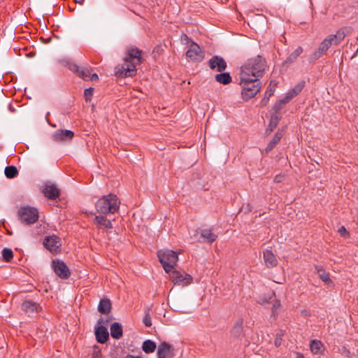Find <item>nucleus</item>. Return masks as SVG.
Instances as JSON below:
<instances>
[{
  "label": "nucleus",
  "mask_w": 358,
  "mask_h": 358,
  "mask_svg": "<svg viewBox=\"0 0 358 358\" xmlns=\"http://www.w3.org/2000/svg\"><path fill=\"white\" fill-rule=\"evenodd\" d=\"M266 69V62L262 56L248 59L241 66L240 75L245 78L259 79Z\"/></svg>",
  "instance_id": "f257e3e1"
},
{
  "label": "nucleus",
  "mask_w": 358,
  "mask_h": 358,
  "mask_svg": "<svg viewBox=\"0 0 358 358\" xmlns=\"http://www.w3.org/2000/svg\"><path fill=\"white\" fill-rule=\"evenodd\" d=\"M120 201L117 196L109 194L100 198L96 203L95 207L98 213L101 214H113L118 210Z\"/></svg>",
  "instance_id": "f03ea898"
},
{
  "label": "nucleus",
  "mask_w": 358,
  "mask_h": 358,
  "mask_svg": "<svg viewBox=\"0 0 358 358\" xmlns=\"http://www.w3.org/2000/svg\"><path fill=\"white\" fill-rule=\"evenodd\" d=\"M240 85L241 86L242 98L245 101L254 97L261 89V83L259 79L245 78L240 76Z\"/></svg>",
  "instance_id": "7ed1b4c3"
},
{
  "label": "nucleus",
  "mask_w": 358,
  "mask_h": 358,
  "mask_svg": "<svg viewBox=\"0 0 358 358\" xmlns=\"http://www.w3.org/2000/svg\"><path fill=\"white\" fill-rule=\"evenodd\" d=\"M178 253L180 252H175L168 249L158 251L157 257L166 273L171 272V271L174 269L178 261Z\"/></svg>",
  "instance_id": "20e7f679"
},
{
  "label": "nucleus",
  "mask_w": 358,
  "mask_h": 358,
  "mask_svg": "<svg viewBox=\"0 0 358 358\" xmlns=\"http://www.w3.org/2000/svg\"><path fill=\"white\" fill-rule=\"evenodd\" d=\"M171 282L177 286L185 287L192 282V275L185 272H181L173 269L168 273Z\"/></svg>",
  "instance_id": "39448f33"
},
{
  "label": "nucleus",
  "mask_w": 358,
  "mask_h": 358,
  "mask_svg": "<svg viewBox=\"0 0 358 358\" xmlns=\"http://www.w3.org/2000/svg\"><path fill=\"white\" fill-rule=\"evenodd\" d=\"M20 220L27 223L32 224L36 222L38 219V212L37 209L32 207H22L18 211Z\"/></svg>",
  "instance_id": "423d86ee"
},
{
  "label": "nucleus",
  "mask_w": 358,
  "mask_h": 358,
  "mask_svg": "<svg viewBox=\"0 0 358 358\" xmlns=\"http://www.w3.org/2000/svg\"><path fill=\"white\" fill-rule=\"evenodd\" d=\"M186 56L190 61L200 62L204 59L205 53L198 44L192 42L186 52Z\"/></svg>",
  "instance_id": "0eeeda50"
},
{
  "label": "nucleus",
  "mask_w": 358,
  "mask_h": 358,
  "mask_svg": "<svg viewBox=\"0 0 358 358\" xmlns=\"http://www.w3.org/2000/svg\"><path fill=\"white\" fill-rule=\"evenodd\" d=\"M52 267L56 273L62 279L69 278L71 273L66 264L61 260L57 259L52 262Z\"/></svg>",
  "instance_id": "6e6552de"
},
{
  "label": "nucleus",
  "mask_w": 358,
  "mask_h": 358,
  "mask_svg": "<svg viewBox=\"0 0 358 358\" xmlns=\"http://www.w3.org/2000/svg\"><path fill=\"white\" fill-rule=\"evenodd\" d=\"M136 73V68L134 64H131L129 62H126L124 60V63L120 66H117L115 69V75L119 77L125 78V77H132L135 76Z\"/></svg>",
  "instance_id": "1a4fd4ad"
},
{
  "label": "nucleus",
  "mask_w": 358,
  "mask_h": 358,
  "mask_svg": "<svg viewBox=\"0 0 358 358\" xmlns=\"http://www.w3.org/2000/svg\"><path fill=\"white\" fill-rule=\"evenodd\" d=\"M107 321H106V322ZM105 321L103 318H100L98 321L97 326L95 327V336L97 342L100 343H105L108 338L109 334L108 329L101 324L104 323Z\"/></svg>",
  "instance_id": "9d476101"
},
{
  "label": "nucleus",
  "mask_w": 358,
  "mask_h": 358,
  "mask_svg": "<svg viewBox=\"0 0 358 358\" xmlns=\"http://www.w3.org/2000/svg\"><path fill=\"white\" fill-rule=\"evenodd\" d=\"M174 355V348L169 343L162 342L157 348V358H172Z\"/></svg>",
  "instance_id": "9b49d317"
},
{
  "label": "nucleus",
  "mask_w": 358,
  "mask_h": 358,
  "mask_svg": "<svg viewBox=\"0 0 358 358\" xmlns=\"http://www.w3.org/2000/svg\"><path fill=\"white\" fill-rule=\"evenodd\" d=\"M211 70L223 72L227 67V62L223 57L219 55L212 57L208 62Z\"/></svg>",
  "instance_id": "f8f14e48"
},
{
  "label": "nucleus",
  "mask_w": 358,
  "mask_h": 358,
  "mask_svg": "<svg viewBox=\"0 0 358 358\" xmlns=\"http://www.w3.org/2000/svg\"><path fill=\"white\" fill-rule=\"evenodd\" d=\"M43 245L52 253H57L61 247L60 239L57 236H50L45 238Z\"/></svg>",
  "instance_id": "ddd939ff"
},
{
  "label": "nucleus",
  "mask_w": 358,
  "mask_h": 358,
  "mask_svg": "<svg viewBox=\"0 0 358 358\" xmlns=\"http://www.w3.org/2000/svg\"><path fill=\"white\" fill-rule=\"evenodd\" d=\"M141 51L136 48H132L128 50L127 56L124 58L126 62H129L134 66L140 64L142 62Z\"/></svg>",
  "instance_id": "4468645a"
},
{
  "label": "nucleus",
  "mask_w": 358,
  "mask_h": 358,
  "mask_svg": "<svg viewBox=\"0 0 358 358\" xmlns=\"http://www.w3.org/2000/svg\"><path fill=\"white\" fill-rule=\"evenodd\" d=\"M74 136V134L71 130L60 129L56 131L52 135V139L55 142L60 143L70 141Z\"/></svg>",
  "instance_id": "2eb2a0df"
},
{
  "label": "nucleus",
  "mask_w": 358,
  "mask_h": 358,
  "mask_svg": "<svg viewBox=\"0 0 358 358\" xmlns=\"http://www.w3.org/2000/svg\"><path fill=\"white\" fill-rule=\"evenodd\" d=\"M304 86L305 81H300L286 94L285 96L281 100V101L284 103L289 102L293 97L298 95L302 91Z\"/></svg>",
  "instance_id": "dca6fc26"
},
{
  "label": "nucleus",
  "mask_w": 358,
  "mask_h": 358,
  "mask_svg": "<svg viewBox=\"0 0 358 358\" xmlns=\"http://www.w3.org/2000/svg\"><path fill=\"white\" fill-rule=\"evenodd\" d=\"M263 257L265 265L268 268H273L277 266L278 260L271 250H266L263 252Z\"/></svg>",
  "instance_id": "f3484780"
},
{
  "label": "nucleus",
  "mask_w": 358,
  "mask_h": 358,
  "mask_svg": "<svg viewBox=\"0 0 358 358\" xmlns=\"http://www.w3.org/2000/svg\"><path fill=\"white\" fill-rule=\"evenodd\" d=\"M345 31L344 29H341L336 31L335 34H331L326 37L329 41L331 45H338L345 37Z\"/></svg>",
  "instance_id": "a211bd4d"
},
{
  "label": "nucleus",
  "mask_w": 358,
  "mask_h": 358,
  "mask_svg": "<svg viewBox=\"0 0 358 358\" xmlns=\"http://www.w3.org/2000/svg\"><path fill=\"white\" fill-rule=\"evenodd\" d=\"M331 46V43L325 38L320 44L318 49L312 55V58L313 59H317L324 54Z\"/></svg>",
  "instance_id": "6ab92c4d"
},
{
  "label": "nucleus",
  "mask_w": 358,
  "mask_h": 358,
  "mask_svg": "<svg viewBox=\"0 0 358 358\" xmlns=\"http://www.w3.org/2000/svg\"><path fill=\"white\" fill-rule=\"evenodd\" d=\"M45 196L50 199H55L59 196V189L55 185H47L43 188Z\"/></svg>",
  "instance_id": "aec40b11"
},
{
  "label": "nucleus",
  "mask_w": 358,
  "mask_h": 358,
  "mask_svg": "<svg viewBox=\"0 0 358 358\" xmlns=\"http://www.w3.org/2000/svg\"><path fill=\"white\" fill-rule=\"evenodd\" d=\"M98 310L102 314H108L111 310V303L108 299H102L99 301Z\"/></svg>",
  "instance_id": "412c9836"
},
{
  "label": "nucleus",
  "mask_w": 358,
  "mask_h": 358,
  "mask_svg": "<svg viewBox=\"0 0 358 358\" xmlns=\"http://www.w3.org/2000/svg\"><path fill=\"white\" fill-rule=\"evenodd\" d=\"M72 70L76 72L79 77L83 80H88L90 76L91 70L88 68L80 67L77 65H74L72 67Z\"/></svg>",
  "instance_id": "4be33fe9"
},
{
  "label": "nucleus",
  "mask_w": 358,
  "mask_h": 358,
  "mask_svg": "<svg viewBox=\"0 0 358 358\" xmlns=\"http://www.w3.org/2000/svg\"><path fill=\"white\" fill-rule=\"evenodd\" d=\"M110 334L113 338L119 339L122 336V327L121 324L114 322L110 326Z\"/></svg>",
  "instance_id": "5701e85b"
},
{
  "label": "nucleus",
  "mask_w": 358,
  "mask_h": 358,
  "mask_svg": "<svg viewBox=\"0 0 358 358\" xmlns=\"http://www.w3.org/2000/svg\"><path fill=\"white\" fill-rule=\"evenodd\" d=\"M94 222L96 225L106 229H111L113 227L111 222L102 215L96 216Z\"/></svg>",
  "instance_id": "b1692460"
},
{
  "label": "nucleus",
  "mask_w": 358,
  "mask_h": 358,
  "mask_svg": "<svg viewBox=\"0 0 358 358\" xmlns=\"http://www.w3.org/2000/svg\"><path fill=\"white\" fill-rule=\"evenodd\" d=\"M142 350L146 354H150L155 352L157 348L156 343L150 339L145 340L143 342Z\"/></svg>",
  "instance_id": "393cba45"
},
{
  "label": "nucleus",
  "mask_w": 358,
  "mask_h": 358,
  "mask_svg": "<svg viewBox=\"0 0 358 358\" xmlns=\"http://www.w3.org/2000/svg\"><path fill=\"white\" fill-rule=\"evenodd\" d=\"M317 274L320 278L327 285H333V281L329 278V273L326 272L322 267L316 266Z\"/></svg>",
  "instance_id": "a878e982"
},
{
  "label": "nucleus",
  "mask_w": 358,
  "mask_h": 358,
  "mask_svg": "<svg viewBox=\"0 0 358 358\" xmlns=\"http://www.w3.org/2000/svg\"><path fill=\"white\" fill-rule=\"evenodd\" d=\"M303 50L301 47L299 46L297 47L292 53L289 55V56L287 57L286 60L285 61V64H290L293 62H294L297 58L301 55V54L303 52Z\"/></svg>",
  "instance_id": "bb28decb"
},
{
  "label": "nucleus",
  "mask_w": 358,
  "mask_h": 358,
  "mask_svg": "<svg viewBox=\"0 0 358 358\" xmlns=\"http://www.w3.org/2000/svg\"><path fill=\"white\" fill-rule=\"evenodd\" d=\"M284 134L283 131H278L272 138V140L269 142L266 148V151L268 152L271 151L280 141L282 136Z\"/></svg>",
  "instance_id": "cd10ccee"
},
{
  "label": "nucleus",
  "mask_w": 358,
  "mask_h": 358,
  "mask_svg": "<svg viewBox=\"0 0 358 358\" xmlns=\"http://www.w3.org/2000/svg\"><path fill=\"white\" fill-rule=\"evenodd\" d=\"M215 79L217 83L223 85H228L232 80L230 74L229 73H224V71L217 74L215 76Z\"/></svg>",
  "instance_id": "c85d7f7f"
},
{
  "label": "nucleus",
  "mask_w": 358,
  "mask_h": 358,
  "mask_svg": "<svg viewBox=\"0 0 358 358\" xmlns=\"http://www.w3.org/2000/svg\"><path fill=\"white\" fill-rule=\"evenodd\" d=\"M38 305L36 303L26 301L22 303L21 308L27 313H34L38 310Z\"/></svg>",
  "instance_id": "c756f323"
},
{
  "label": "nucleus",
  "mask_w": 358,
  "mask_h": 358,
  "mask_svg": "<svg viewBox=\"0 0 358 358\" xmlns=\"http://www.w3.org/2000/svg\"><path fill=\"white\" fill-rule=\"evenodd\" d=\"M273 81H271L265 92V94H264V97L262 99V101H261V105L262 106H265L267 104L268 101V99L273 94L274 92H275V84H273Z\"/></svg>",
  "instance_id": "7c9ffc66"
},
{
  "label": "nucleus",
  "mask_w": 358,
  "mask_h": 358,
  "mask_svg": "<svg viewBox=\"0 0 358 358\" xmlns=\"http://www.w3.org/2000/svg\"><path fill=\"white\" fill-rule=\"evenodd\" d=\"M310 348L313 354H319L323 350V344L318 340H313L310 344Z\"/></svg>",
  "instance_id": "2f4dec72"
},
{
  "label": "nucleus",
  "mask_w": 358,
  "mask_h": 358,
  "mask_svg": "<svg viewBox=\"0 0 358 358\" xmlns=\"http://www.w3.org/2000/svg\"><path fill=\"white\" fill-rule=\"evenodd\" d=\"M5 175L8 178H13L17 176L18 171L14 166H8L5 168Z\"/></svg>",
  "instance_id": "473e14b6"
},
{
  "label": "nucleus",
  "mask_w": 358,
  "mask_h": 358,
  "mask_svg": "<svg viewBox=\"0 0 358 358\" xmlns=\"http://www.w3.org/2000/svg\"><path fill=\"white\" fill-rule=\"evenodd\" d=\"M201 236L207 239L209 242H213L217 238V236L210 229H203L201 231Z\"/></svg>",
  "instance_id": "72a5a7b5"
},
{
  "label": "nucleus",
  "mask_w": 358,
  "mask_h": 358,
  "mask_svg": "<svg viewBox=\"0 0 358 358\" xmlns=\"http://www.w3.org/2000/svg\"><path fill=\"white\" fill-rule=\"evenodd\" d=\"M2 256L5 261L9 262L13 257V252L10 249L3 248L2 250Z\"/></svg>",
  "instance_id": "f704fd0d"
},
{
  "label": "nucleus",
  "mask_w": 358,
  "mask_h": 358,
  "mask_svg": "<svg viewBox=\"0 0 358 358\" xmlns=\"http://www.w3.org/2000/svg\"><path fill=\"white\" fill-rule=\"evenodd\" d=\"M241 332H242V322H238L233 327L232 333L234 334V336H238L241 334Z\"/></svg>",
  "instance_id": "c9c22d12"
},
{
  "label": "nucleus",
  "mask_w": 358,
  "mask_h": 358,
  "mask_svg": "<svg viewBox=\"0 0 358 358\" xmlns=\"http://www.w3.org/2000/svg\"><path fill=\"white\" fill-rule=\"evenodd\" d=\"M93 91H94V89L92 87L85 90L84 96H85V101L87 102L91 101L92 97Z\"/></svg>",
  "instance_id": "e433bc0d"
},
{
  "label": "nucleus",
  "mask_w": 358,
  "mask_h": 358,
  "mask_svg": "<svg viewBox=\"0 0 358 358\" xmlns=\"http://www.w3.org/2000/svg\"><path fill=\"white\" fill-rule=\"evenodd\" d=\"M278 123V119L277 116H272L270 120V123L268 125V129L270 131H272L274 128L276 127Z\"/></svg>",
  "instance_id": "4c0bfd02"
},
{
  "label": "nucleus",
  "mask_w": 358,
  "mask_h": 358,
  "mask_svg": "<svg viewBox=\"0 0 358 358\" xmlns=\"http://www.w3.org/2000/svg\"><path fill=\"white\" fill-rule=\"evenodd\" d=\"M280 303L279 301H275L272 306V313L273 315H278L280 310Z\"/></svg>",
  "instance_id": "58836bf2"
},
{
  "label": "nucleus",
  "mask_w": 358,
  "mask_h": 358,
  "mask_svg": "<svg viewBox=\"0 0 358 358\" xmlns=\"http://www.w3.org/2000/svg\"><path fill=\"white\" fill-rule=\"evenodd\" d=\"M92 358H101V350L98 346H94L93 352H92Z\"/></svg>",
  "instance_id": "ea45409f"
},
{
  "label": "nucleus",
  "mask_w": 358,
  "mask_h": 358,
  "mask_svg": "<svg viewBox=\"0 0 358 358\" xmlns=\"http://www.w3.org/2000/svg\"><path fill=\"white\" fill-rule=\"evenodd\" d=\"M143 323L145 327H150L152 325L151 317L149 313H146L143 317Z\"/></svg>",
  "instance_id": "a19ab883"
},
{
  "label": "nucleus",
  "mask_w": 358,
  "mask_h": 358,
  "mask_svg": "<svg viewBox=\"0 0 358 358\" xmlns=\"http://www.w3.org/2000/svg\"><path fill=\"white\" fill-rule=\"evenodd\" d=\"M338 233L340 235L344 238L349 237L350 234L349 232L346 230L345 227L342 226L338 229Z\"/></svg>",
  "instance_id": "79ce46f5"
},
{
  "label": "nucleus",
  "mask_w": 358,
  "mask_h": 358,
  "mask_svg": "<svg viewBox=\"0 0 358 358\" xmlns=\"http://www.w3.org/2000/svg\"><path fill=\"white\" fill-rule=\"evenodd\" d=\"M282 334H278L275 340V345L279 346L281 344Z\"/></svg>",
  "instance_id": "37998d69"
},
{
  "label": "nucleus",
  "mask_w": 358,
  "mask_h": 358,
  "mask_svg": "<svg viewBox=\"0 0 358 358\" xmlns=\"http://www.w3.org/2000/svg\"><path fill=\"white\" fill-rule=\"evenodd\" d=\"M98 79H99V77L96 73H93V74L90 73L89 80H92V81H96V80H98Z\"/></svg>",
  "instance_id": "c03bdc74"
},
{
  "label": "nucleus",
  "mask_w": 358,
  "mask_h": 358,
  "mask_svg": "<svg viewBox=\"0 0 358 358\" xmlns=\"http://www.w3.org/2000/svg\"><path fill=\"white\" fill-rule=\"evenodd\" d=\"M275 181L276 182H280L281 181V177L280 176H277L275 178Z\"/></svg>",
  "instance_id": "a18cd8bd"
},
{
  "label": "nucleus",
  "mask_w": 358,
  "mask_h": 358,
  "mask_svg": "<svg viewBox=\"0 0 358 358\" xmlns=\"http://www.w3.org/2000/svg\"><path fill=\"white\" fill-rule=\"evenodd\" d=\"M125 358H141L140 357H135L132 355H127Z\"/></svg>",
  "instance_id": "49530a36"
}]
</instances>
